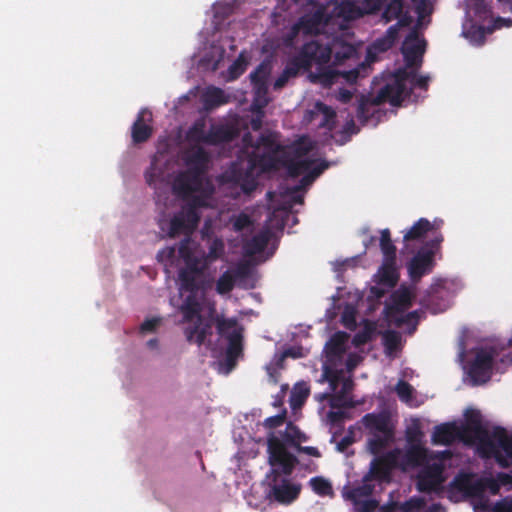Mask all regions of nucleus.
Here are the masks:
<instances>
[{"mask_svg": "<svg viewBox=\"0 0 512 512\" xmlns=\"http://www.w3.org/2000/svg\"><path fill=\"white\" fill-rule=\"evenodd\" d=\"M284 156L285 152L254 153L249 160L247 169L244 170L237 164H232L231 167L222 174V182L238 186L242 193L249 195L258 185L256 176L254 175L255 168L259 167L262 172L278 170L282 167Z\"/></svg>", "mask_w": 512, "mask_h": 512, "instance_id": "nucleus-1", "label": "nucleus"}, {"mask_svg": "<svg viewBox=\"0 0 512 512\" xmlns=\"http://www.w3.org/2000/svg\"><path fill=\"white\" fill-rule=\"evenodd\" d=\"M405 67L398 68L391 80L382 86L376 96H361L357 108V117L359 120L367 121L371 116L370 107L378 106L384 103H390L392 106H398L404 99L406 94V82L412 79L414 71Z\"/></svg>", "mask_w": 512, "mask_h": 512, "instance_id": "nucleus-2", "label": "nucleus"}, {"mask_svg": "<svg viewBox=\"0 0 512 512\" xmlns=\"http://www.w3.org/2000/svg\"><path fill=\"white\" fill-rule=\"evenodd\" d=\"M361 422L371 435L368 439V448L371 454L379 455L394 441V426L387 412L367 413L362 417Z\"/></svg>", "mask_w": 512, "mask_h": 512, "instance_id": "nucleus-3", "label": "nucleus"}, {"mask_svg": "<svg viewBox=\"0 0 512 512\" xmlns=\"http://www.w3.org/2000/svg\"><path fill=\"white\" fill-rule=\"evenodd\" d=\"M215 323L218 335L227 340L225 364L228 371H231L243 352V329L233 318L224 319L217 316Z\"/></svg>", "mask_w": 512, "mask_h": 512, "instance_id": "nucleus-4", "label": "nucleus"}, {"mask_svg": "<svg viewBox=\"0 0 512 512\" xmlns=\"http://www.w3.org/2000/svg\"><path fill=\"white\" fill-rule=\"evenodd\" d=\"M444 238L441 233H437L422 246L407 264L409 278L413 283H417L421 278L429 274L435 266V254L439 250Z\"/></svg>", "mask_w": 512, "mask_h": 512, "instance_id": "nucleus-5", "label": "nucleus"}, {"mask_svg": "<svg viewBox=\"0 0 512 512\" xmlns=\"http://www.w3.org/2000/svg\"><path fill=\"white\" fill-rule=\"evenodd\" d=\"M267 450L269 453V464L273 467L272 469H278L280 475H291L298 463V459L290 453L283 442L273 434L267 439Z\"/></svg>", "mask_w": 512, "mask_h": 512, "instance_id": "nucleus-6", "label": "nucleus"}, {"mask_svg": "<svg viewBox=\"0 0 512 512\" xmlns=\"http://www.w3.org/2000/svg\"><path fill=\"white\" fill-rule=\"evenodd\" d=\"M332 51L329 45L318 41L305 43L299 52L293 57L303 70H309L313 65L323 66L331 60Z\"/></svg>", "mask_w": 512, "mask_h": 512, "instance_id": "nucleus-7", "label": "nucleus"}, {"mask_svg": "<svg viewBox=\"0 0 512 512\" xmlns=\"http://www.w3.org/2000/svg\"><path fill=\"white\" fill-rule=\"evenodd\" d=\"M329 15L324 6H319L313 11L302 15L292 26L289 39L292 40L300 32L304 35L320 34L329 22Z\"/></svg>", "mask_w": 512, "mask_h": 512, "instance_id": "nucleus-8", "label": "nucleus"}, {"mask_svg": "<svg viewBox=\"0 0 512 512\" xmlns=\"http://www.w3.org/2000/svg\"><path fill=\"white\" fill-rule=\"evenodd\" d=\"M494 354L486 349H479L475 358L468 365L467 373L474 385L488 382L491 378Z\"/></svg>", "mask_w": 512, "mask_h": 512, "instance_id": "nucleus-9", "label": "nucleus"}, {"mask_svg": "<svg viewBox=\"0 0 512 512\" xmlns=\"http://www.w3.org/2000/svg\"><path fill=\"white\" fill-rule=\"evenodd\" d=\"M273 480L270 485L269 497L274 501L288 505L294 502L301 492V484L291 483L287 478L278 480L280 472L278 469H272Z\"/></svg>", "mask_w": 512, "mask_h": 512, "instance_id": "nucleus-10", "label": "nucleus"}, {"mask_svg": "<svg viewBox=\"0 0 512 512\" xmlns=\"http://www.w3.org/2000/svg\"><path fill=\"white\" fill-rule=\"evenodd\" d=\"M400 454V449L395 448L373 459L370 464L369 473L364 476V481L388 479L392 470L399 466Z\"/></svg>", "mask_w": 512, "mask_h": 512, "instance_id": "nucleus-11", "label": "nucleus"}, {"mask_svg": "<svg viewBox=\"0 0 512 512\" xmlns=\"http://www.w3.org/2000/svg\"><path fill=\"white\" fill-rule=\"evenodd\" d=\"M200 221V214H195L192 211L187 212L183 208L177 212L170 220L168 237L176 238L184 235L185 239L190 240V236L196 230Z\"/></svg>", "mask_w": 512, "mask_h": 512, "instance_id": "nucleus-12", "label": "nucleus"}, {"mask_svg": "<svg viewBox=\"0 0 512 512\" xmlns=\"http://www.w3.org/2000/svg\"><path fill=\"white\" fill-rule=\"evenodd\" d=\"M205 186L203 176L196 170L180 172L174 179L173 191L182 200L188 199L191 194L202 191Z\"/></svg>", "mask_w": 512, "mask_h": 512, "instance_id": "nucleus-13", "label": "nucleus"}, {"mask_svg": "<svg viewBox=\"0 0 512 512\" xmlns=\"http://www.w3.org/2000/svg\"><path fill=\"white\" fill-rule=\"evenodd\" d=\"M384 0H343L337 7L338 15L347 20L357 19L364 14L375 13L382 7Z\"/></svg>", "mask_w": 512, "mask_h": 512, "instance_id": "nucleus-14", "label": "nucleus"}, {"mask_svg": "<svg viewBox=\"0 0 512 512\" xmlns=\"http://www.w3.org/2000/svg\"><path fill=\"white\" fill-rule=\"evenodd\" d=\"M443 472L444 466L441 463L426 464L417 476V490L422 493L438 490L445 481Z\"/></svg>", "mask_w": 512, "mask_h": 512, "instance_id": "nucleus-15", "label": "nucleus"}, {"mask_svg": "<svg viewBox=\"0 0 512 512\" xmlns=\"http://www.w3.org/2000/svg\"><path fill=\"white\" fill-rule=\"evenodd\" d=\"M424 51L425 41L419 39L418 32L415 29L411 30L401 47L405 65L409 68L419 67Z\"/></svg>", "mask_w": 512, "mask_h": 512, "instance_id": "nucleus-16", "label": "nucleus"}, {"mask_svg": "<svg viewBox=\"0 0 512 512\" xmlns=\"http://www.w3.org/2000/svg\"><path fill=\"white\" fill-rule=\"evenodd\" d=\"M466 425L463 428L465 434L472 435L480 442L482 447L494 448L488 430L482 423V415L479 410L469 409L465 413Z\"/></svg>", "mask_w": 512, "mask_h": 512, "instance_id": "nucleus-17", "label": "nucleus"}, {"mask_svg": "<svg viewBox=\"0 0 512 512\" xmlns=\"http://www.w3.org/2000/svg\"><path fill=\"white\" fill-rule=\"evenodd\" d=\"M449 454V451L435 454L425 448L422 443H416L415 445H409L407 447L404 455V463L411 467H419L428 464L430 460L441 458Z\"/></svg>", "mask_w": 512, "mask_h": 512, "instance_id": "nucleus-18", "label": "nucleus"}, {"mask_svg": "<svg viewBox=\"0 0 512 512\" xmlns=\"http://www.w3.org/2000/svg\"><path fill=\"white\" fill-rule=\"evenodd\" d=\"M152 121V115L146 108L141 109L131 127V137L134 144H141L149 140L153 134V127L146 123Z\"/></svg>", "mask_w": 512, "mask_h": 512, "instance_id": "nucleus-19", "label": "nucleus"}, {"mask_svg": "<svg viewBox=\"0 0 512 512\" xmlns=\"http://www.w3.org/2000/svg\"><path fill=\"white\" fill-rule=\"evenodd\" d=\"M213 319H205L195 321L194 325L185 329V335L189 342H194L201 346L206 339L212 335Z\"/></svg>", "mask_w": 512, "mask_h": 512, "instance_id": "nucleus-20", "label": "nucleus"}, {"mask_svg": "<svg viewBox=\"0 0 512 512\" xmlns=\"http://www.w3.org/2000/svg\"><path fill=\"white\" fill-rule=\"evenodd\" d=\"M460 429L454 423H443L435 426L431 441L435 445H451L456 439L460 438Z\"/></svg>", "mask_w": 512, "mask_h": 512, "instance_id": "nucleus-21", "label": "nucleus"}, {"mask_svg": "<svg viewBox=\"0 0 512 512\" xmlns=\"http://www.w3.org/2000/svg\"><path fill=\"white\" fill-rule=\"evenodd\" d=\"M238 137V130L230 125H212L207 132L206 144L219 145L229 143Z\"/></svg>", "mask_w": 512, "mask_h": 512, "instance_id": "nucleus-22", "label": "nucleus"}, {"mask_svg": "<svg viewBox=\"0 0 512 512\" xmlns=\"http://www.w3.org/2000/svg\"><path fill=\"white\" fill-rule=\"evenodd\" d=\"M179 254L184 259L186 267L185 269L194 272L198 275L203 274V272L207 269L209 263L203 256L199 258L192 254L188 247V239H184L181 241L179 246Z\"/></svg>", "mask_w": 512, "mask_h": 512, "instance_id": "nucleus-23", "label": "nucleus"}, {"mask_svg": "<svg viewBox=\"0 0 512 512\" xmlns=\"http://www.w3.org/2000/svg\"><path fill=\"white\" fill-rule=\"evenodd\" d=\"M214 192V188L212 184L207 181L205 186L202 188V191L198 192L199 194H191V196L184 200L186 203L182 206V208L190 212L192 211L195 214H199L198 209L203 207H208V200Z\"/></svg>", "mask_w": 512, "mask_h": 512, "instance_id": "nucleus-24", "label": "nucleus"}, {"mask_svg": "<svg viewBox=\"0 0 512 512\" xmlns=\"http://www.w3.org/2000/svg\"><path fill=\"white\" fill-rule=\"evenodd\" d=\"M491 436L494 440L497 441L498 445L502 448L506 456V458L497 456L498 462L502 466L508 467L510 464H512V435L508 436L505 428L497 426L493 429Z\"/></svg>", "mask_w": 512, "mask_h": 512, "instance_id": "nucleus-25", "label": "nucleus"}, {"mask_svg": "<svg viewBox=\"0 0 512 512\" xmlns=\"http://www.w3.org/2000/svg\"><path fill=\"white\" fill-rule=\"evenodd\" d=\"M272 233L270 229L265 228L254 235L251 239L247 240L243 244V251L246 256H254L261 253L267 247L271 240Z\"/></svg>", "mask_w": 512, "mask_h": 512, "instance_id": "nucleus-26", "label": "nucleus"}, {"mask_svg": "<svg viewBox=\"0 0 512 512\" xmlns=\"http://www.w3.org/2000/svg\"><path fill=\"white\" fill-rule=\"evenodd\" d=\"M466 16L471 21H485L492 15L490 7L485 0H466L465 1Z\"/></svg>", "mask_w": 512, "mask_h": 512, "instance_id": "nucleus-27", "label": "nucleus"}, {"mask_svg": "<svg viewBox=\"0 0 512 512\" xmlns=\"http://www.w3.org/2000/svg\"><path fill=\"white\" fill-rule=\"evenodd\" d=\"M434 231L433 237L438 233L435 225L426 218H420L413 226L404 234V242L414 240H422L429 232Z\"/></svg>", "mask_w": 512, "mask_h": 512, "instance_id": "nucleus-28", "label": "nucleus"}, {"mask_svg": "<svg viewBox=\"0 0 512 512\" xmlns=\"http://www.w3.org/2000/svg\"><path fill=\"white\" fill-rule=\"evenodd\" d=\"M282 167L287 169L290 177H298L310 170L314 166V161L310 159L297 160L291 157L290 153L285 152Z\"/></svg>", "mask_w": 512, "mask_h": 512, "instance_id": "nucleus-29", "label": "nucleus"}, {"mask_svg": "<svg viewBox=\"0 0 512 512\" xmlns=\"http://www.w3.org/2000/svg\"><path fill=\"white\" fill-rule=\"evenodd\" d=\"M380 282L388 287H394L399 280L396 258H383L379 269Z\"/></svg>", "mask_w": 512, "mask_h": 512, "instance_id": "nucleus-30", "label": "nucleus"}, {"mask_svg": "<svg viewBox=\"0 0 512 512\" xmlns=\"http://www.w3.org/2000/svg\"><path fill=\"white\" fill-rule=\"evenodd\" d=\"M330 46L332 55H334V64L340 65L345 60L353 58L356 54L354 45L340 39H335Z\"/></svg>", "mask_w": 512, "mask_h": 512, "instance_id": "nucleus-31", "label": "nucleus"}, {"mask_svg": "<svg viewBox=\"0 0 512 512\" xmlns=\"http://www.w3.org/2000/svg\"><path fill=\"white\" fill-rule=\"evenodd\" d=\"M208 161V153L204 150V148L198 147L186 158V163L189 166L187 170H196L198 171L199 175L203 176Z\"/></svg>", "mask_w": 512, "mask_h": 512, "instance_id": "nucleus-32", "label": "nucleus"}, {"mask_svg": "<svg viewBox=\"0 0 512 512\" xmlns=\"http://www.w3.org/2000/svg\"><path fill=\"white\" fill-rule=\"evenodd\" d=\"M252 146L256 149L263 147L266 150L265 152H287V149L278 142L277 134L272 132L261 134Z\"/></svg>", "mask_w": 512, "mask_h": 512, "instance_id": "nucleus-33", "label": "nucleus"}, {"mask_svg": "<svg viewBox=\"0 0 512 512\" xmlns=\"http://www.w3.org/2000/svg\"><path fill=\"white\" fill-rule=\"evenodd\" d=\"M413 293L407 287H401L392 296V306L396 312L402 313L412 306Z\"/></svg>", "mask_w": 512, "mask_h": 512, "instance_id": "nucleus-34", "label": "nucleus"}, {"mask_svg": "<svg viewBox=\"0 0 512 512\" xmlns=\"http://www.w3.org/2000/svg\"><path fill=\"white\" fill-rule=\"evenodd\" d=\"M315 83L321 84L324 87H330L340 80V71L332 69L331 67L318 68V71L311 75Z\"/></svg>", "mask_w": 512, "mask_h": 512, "instance_id": "nucleus-35", "label": "nucleus"}, {"mask_svg": "<svg viewBox=\"0 0 512 512\" xmlns=\"http://www.w3.org/2000/svg\"><path fill=\"white\" fill-rule=\"evenodd\" d=\"M180 310L183 314V319L186 322H191L193 320H201V318L203 317L200 314V303L193 295H189L186 297V299L184 300L183 304L180 307Z\"/></svg>", "mask_w": 512, "mask_h": 512, "instance_id": "nucleus-36", "label": "nucleus"}, {"mask_svg": "<svg viewBox=\"0 0 512 512\" xmlns=\"http://www.w3.org/2000/svg\"><path fill=\"white\" fill-rule=\"evenodd\" d=\"M301 70V67L292 58L283 69L282 73L276 78L273 83V89L279 91L283 89L291 78H295Z\"/></svg>", "mask_w": 512, "mask_h": 512, "instance_id": "nucleus-37", "label": "nucleus"}, {"mask_svg": "<svg viewBox=\"0 0 512 512\" xmlns=\"http://www.w3.org/2000/svg\"><path fill=\"white\" fill-rule=\"evenodd\" d=\"M382 341L386 355L390 356L400 350L402 337L395 330H386L382 334Z\"/></svg>", "mask_w": 512, "mask_h": 512, "instance_id": "nucleus-38", "label": "nucleus"}, {"mask_svg": "<svg viewBox=\"0 0 512 512\" xmlns=\"http://www.w3.org/2000/svg\"><path fill=\"white\" fill-rule=\"evenodd\" d=\"M272 72V63L270 60H263L256 68L253 70L249 77L252 84L257 83H268V78Z\"/></svg>", "mask_w": 512, "mask_h": 512, "instance_id": "nucleus-39", "label": "nucleus"}, {"mask_svg": "<svg viewBox=\"0 0 512 512\" xmlns=\"http://www.w3.org/2000/svg\"><path fill=\"white\" fill-rule=\"evenodd\" d=\"M315 108L319 113L323 115V120L320 123V127L326 128L329 131L334 130L336 126L335 110L322 102H317Z\"/></svg>", "mask_w": 512, "mask_h": 512, "instance_id": "nucleus-40", "label": "nucleus"}, {"mask_svg": "<svg viewBox=\"0 0 512 512\" xmlns=\"http://www.w3.org/2000/svg\"><path fill=\"white\" fill-rule=\"evenodd\" d=\"M284 440L297 448L301 442H306L308 437L294 424L289 423L286 427V431L283 435Z\"/></svg>", "mask_w": 512, "mask_h": 512, "instance_id": "nucleus-41", "label": "nucleus"}, {"mask_svg": "<svg viewBox=\"0 0 512 512\" xmlns=\"http://www.w3.org/2000/svg\"><path fill=\"white\" fill-rule=\"evenodd\" d=\"M206 105L217 107L227 102L224 91L218 87L208 88L204 93Z\"/></svg>", "mask_w": 512, "mask_h": 512, "instance_id": "nucleus-42", "label": "nucleus"}, {"mask_svg": "<svg viewBox=\"0 0 512 512\" xmlns=\"http://www.w3.org/2000/svg\"><path fill=\"white\" fill-rule=\"evenodd\" d=\"M235 276H233L232 272L227 270L225 271L216 282V291L220 295H225L230 293L235 286Z\"/></svg>", "mask_w": 512, "mask_h": 512, "instance_id": "nucleus-43", "label": "nucleus"}, {"mask_svg": "<svg viewBox=\"0 0 512 512\" xmlns=\"http://www.w3.org/2000/svg\"><path fill=\"white\" fill-rule=\"evenodd\" d=\"M380 248L383 253V258H396L397 249L392 242L390 230L387 228L381 231Z\"/></svg>", "mask_w": 512, "mask_h": 512, "instance_id": "nucleus-44", "label": "nucleus"}, {"mask_svg": "<svg viewBox=\"0 0 512 512\" xmlns=\"http://www.w3.org/2000/svg\"><path fill=\"white\" fill-rule=\"evenodd\" d=\"M197 276L199 275L185 268L181 269L179 271V280L182 288L189 292L196 291L198 289Z\"/></svg>", "mask_w": 512, "mask_h": 512, "instance_id": "nucleus-45", "label": "nucleus"}, {"mask_svg": "<svg viewBox=\"0 0 512 512\" xmlns=\"http://www.w3.org/2000/svg\"><path fill=\"white\" fill-rule=\"evenodd\" d=\"M329 356L338 357L344 352V335L337 333L333 335L325 346Z\"/></svg>", "mask_w": 512, "mask_h": 512, "instance_id": "nucleus-46", "label": "nucleus"}, {"mask_svg": "<svg viewBox=\"0 0 512 512\" xmlns=\"http://www.w3.org/2000/svg\"><path fill=\"white\" fill-rule=\"evenodd\" d=\"M403 12V1L402 0H391L383 11V18L386 22H390L394 19H398Z\"/></svg>", "mask_w": 512, "mask_h": 512, "instance_id": "nucleus-47", "label": "nucleus"}, {"mask_svg": "<svg viewBox=\"0 0 512 512\" xmlns=\"http://www.w3.org/2000/svg\"><path fill=\"white\" fill-rule=\"evenodd\" d=\"M248 62L243 53L239 54L237 59L228 68V79L235 80L239 78L247 68Z\"/></svg>", "mask_w": 512, "mask_h": 512, "instance_id": "nucleus-48", "label": "nucleus"}, {"mask_svg": "<svg viewBox=\"0 0 512 512\" xmlns=\"http://www.w3.org/2000/svg\"><path fill=\"white\" fill-rule=\"evenodd\" d=\"M463 34L476 45H482L485 41V28L482 25L471 24Z\"/></svg>", "mask_w": 512, "mask_h": 512, "instance_id": "nucleus-49", "label": "nucleus"}, {"mask_svg": "<svg viewBox=\"0 0 512 512\" xmlns=\"http://www.w3.org/2000/svg\"><path fill=\"white\" fill-rule=\"evenodd\" d=\"M399 24L390 26L386 32V37L383 40H378L375 44L376 48L384 51L392 47L399 34Z\"/></svg>", "mask_w": 512, "mask_h": 512, "instance_id": "nucleus-50", "label": "nucleus"}, {"mask_svg": "<svg viewBox=\"0 0 512 512\" xmlns=\"http://www.w3.org/2000/svg\"><path fill=\"white\" fill-rule=\"evenodd\" d=\"M418 322H419V311H417V310L408 312L405 315L400 316L395 320V323L398 327H401L404 325L409 326L410 334H412L416 330Z\"/></svg>", "mask_w": 512, "mask_h": 512, "instance_id": "nucleus-51", "label": "nucleus"}, {"mask_svg": "<svg viewBox=\"0 0 512 512\" xmlns=\"http://www.w3.org/2000/svg\"><path fill=\"white\" fill-rule=\"evenodd\" d=\"M328 168V164L325 161L312 166L310 170L303 175L301 179V185L306 186L310 185L318 176H320L326 169Z\"/></svg>", "mask_w": 512, "mask_h": 512, "instance_id": "nucleus-52", "label": "nucleus"}, {"mask_svg": "<svg viewBox=\"0 0 512 512\" xmlns=\"http://www.w3.org/2000/svg\"><path fill=\"white\" fill-rule=\"evenodd\" d=\"M347 387H348V382H345L343 384V392H342V394L326 393V394H323L321 399L329 397L330 398L329 404H330L331 408H341V407L352 408V407H354V403L353 402H351V401H349V402L344 401L343 394H344L345 390L347 389Z\"/></svg>", "mask_w": 512, "mask_h": 512, "instance_id": "nucleus-53", "label": "nucleus"}, {"mask_svg": "<svg viewBox=\"0 0 512 512\" xmlns=\"http://www.w3.org/2000/svg\"><path fill=\"white\" fill-rule=\"evenodd\" d=\"M310 484L313 491L318 495L327 496L333 492L331 484L322 477H313Z\"/></svg>", "mask_w": 512, "mask_h": 512, "instance_id": "nucleus-54", "label": "nucleus"}, {"mask_svg": "<svg viewBox=\"0 0 512 512\" xmlns=\"http://www.w3.org/2000/svg\"><path fill=\"white\" fill-rule=\"evenodd\" d=\"M224 253V243L221 239L215 238L209 245L208 253L204 256L208 263L219 259Z\"/></svg>", "mask_w": 512, "mask_h": 512, "instance_id": "nucleus-55", "label": "nucleus"}, {"mask_svg": "<svg viewBox=\"0 0 512 512\" xmlns=\"http://www.w3.org/2000/svg\"><path fill=\"white\" fill-rule=\"evenodd\" d=\"M395 391L402 402L408 403L413 398L414 388L404 380H399L395 386Z\"/></svg>", "mask_w": 512, "mask_h": 512, "instance_id": "nucleus-56", "label": "nucleus"}, {"mask_svg": "<svg viewBox=\"0 0 512 512\" xmlns=\"http://www.w3.org/2000/svg\"><path fill=\"white\" fill-rule=\"evenodd\" d=\"M204 127L203 122H196L188 132L189 139L198 143L206 144L205 139L207 137V133L205 132Z\"/></svg>", "mask_w": 512, "mask_h": 512, "instance_id": "nucleus-57", "label": "nucleus"}, {"mask_svg": "<svg viewBox=\"0 0 512 512\" xmlns=\"http://www.w3.org/2000/svg\"><path fill=\"white\" fill-rule=\"evenodd\" d=\"M424 506V500L420 497H411L399 504L400 512H418Z\"/></svg>", "mask_w": 512, "mask_h": 512, "instance_id": "nucleus-58", "label": "nucleus"}, {"mask_svg": "<svg viewBox=\"0 0 512 512\" xmlns=\"http://www.w3.org/2000/svg\"><path fill=\"white\" fill-rule=\"evenodd\" d=\"M352 502L354 504L353 512H374L379 506V502L375 499L355 500Z\"/></svg>", "mask_w": 512, "mask_h": 512, "instance_id": "nucleus-59", "label": "nucleus"}, {"mask_svg": "<svg viewBox=\"0 0 512 512\" xmlns=\"http://www.w3.org/2000/svg\"><path fill=\"white\" fill-rule=\"evenodd\" d=\"M373 328L370 326H366L363 330L357 332L353 337V344L356 347L367 344L372 340Z\"/></svg>", "mask_w": 512, "mask_h": 512, "instance_id": "nucleus-60", "label": "nucleus"}, {"mask_svg": "<svg viewBox=\"0 0 512 512\" xmlns=\"http://www.w3.org/2000/svg\"><path fill=\"white\" fill-rule=\"evenodd\" d=\"M373 492V486L367 483H364L361 486H358L354 489H352L349 494L348 498L351 501L359 500L360 497H367L371 495Z\"/></svg>", "mask_w": 512, "mask_h": 512, "instance_id": "nucleus-61", "label": "nucleus"}, {"mask_svg": "<svg viewBox=\"0 0 512 512\" xmlns=\"http://www.w3.org/2000/svg\"><path fill=\"white\" fill-rule=\"evenodd\" d=\"M232 225L234 231L241 232L252 225V220L248 214L241 212L234 218Z\"/></svg>", "mask_w": 512, "mask_h": 512, "instance_id": "nucleus-62", "label": "nucleus"}, {"mask_svg": "<svg viewBox=\"0 0 512 512\" xmlns=\"http://www.w3.org/2000/svg\"><path fill=\"white\" fill-rule=\"evenodd\" d=\"M473 488L476 491H482L484 488H488L489 491L495 495L499 492L500 484L493 478H487L484 482L476 483Z\"/></svg>", "mask_w": 512, "mask_h": 512, "instance_id": "nucleus-63", "label": "nucleus"}, {"mask_svg": "<svg viewBox=\"0 0 512 512\" xmlns=\"http://www.w3.org/2000/svg\"><path fill=\"white\" fill-rule=\"evenodd\" d=\"M405 436L408 446L415 445L416 443H422L423 432L419 427H410L407 428Z\"/></svg>", "mask_w": 512, "mask_h": 512, "instance_id": "nucleus-64", "label": "nucleus"}]
</instances>
